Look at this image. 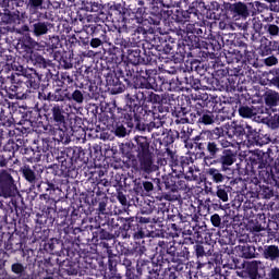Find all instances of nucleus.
Listing matches in <instances>:
<instances>
[{
	"instance_id": "1",
	"label": "nucleus",
	"mask_w": 279,
	"mask_h": 279,
	"mask_svg": "<svg viewBox=\"0 0 279 279\" xmlns=\"http://www.w3.org/2000/svg\"><path fill=\"white\" fill-rule=\"evenodd\" d=\"M209 154L204 151H197L195 154L196 160H203L204 167H209L206 169V178L210 180L213 184H223L230 183V186L239 184L241 179H232V170L230 167L236 162V151L234 150H221L216 144L208 145Z\"/></svg>"
},
{
	"instance_id": "2",
	"label": "nucleus",
	"mask_w": 279,
	"mask_h": 279,
	"mask_svg": "<svg viewBox=\"0 0 279 279\" xmlns=\"http://www.w3.org/2000/svg\"><path fill=\"white\" fill-rule=\"evenodd\" d=\"M44 117L50 123L46 126L49 136H52L58 143H69L70 134L75 136L76 132H84L80 119L75 118L70 121V128L66 126L69 119V109L60 102L44 105Z\"/></svg>"
},
{
	"instance_id": "3",
	"label": "nucleus",
	"mask_w": 279,
	"mask_h": 279,
	"mask_svg": "<svg viewBox=\"0 0 279 279\" xmlns=\"http://www.w3.org/2000/svg\"><path fill=\"white\" fill-rule=\"evenodd\" d=\"M120 149L123 156L131 160L132 169L135 171L147 175L158 171L154 147L147 136L137 135L133 141L122 144Z\"/></svg>"
},
{
	"instance_id": "4",
	"label": "nucleus",
	"mask_w": 279,
	"mask_h": 279,
	"mask_svg": "<svg viewBox=\"0 0 279 279\" xmlns=\"http://www.w3.org/2000/svg\"><path fill=\"white\" fill-rule=\"evenodd\" d=\"M246 171L257 173L259 180L271 186H279V170L274 167V150L267 148L266 151L260 149L251 150L246 155Z\"/></svg>"
},
{
	"instance_id": "5",
	"label": "nucleus",
	"mask_w": 279,
	"mask_h": 279,
	"mask_svg": "<svg viewBox=\"0 0 279 279\" xmlns=\"http://www.w3.org/2000/svg\"><path fill=\"white\" fill-rule=\"evenodd\" d=\"M225 45L226 43L221 35H211L207 40H202L199 36L187 32L183 38L179 39L180 58H175L174 62H182L184 58H193V50L195 49H204L203 53L205 56L216 58Z\"/></svg>"
},
{
	"instance_id": "6",
	"label": "nucleus",
	"mask_w": 279,
	"mask_h": 279,
	"mask_svg": "<svg viewBox=\"0 0 279 279\" xmlns=\"http://www.w3.org/2000/svg\"><path fill=\"white\" fill-rule=\"evenodd\" d=\"M254 70L250 64L233 66L229 76L205 77L207 90H219L220 93H234L239 84H250Z\"/></svg>"
},
{
	"instance_id": "7",
	"label": "nucleus",
	"mask_w": 279,
	"mask_h": 279,
	"mask_svg": "<svg viewBox=\"0 0 279 279\" xmlns=\"http://www.w3.org/2000/svg\"><path fill=\"white\" fill-rule=\"evenodd\" d=\"M141 76L142 80H140L138 86L146 90H161V93H180V90H184L182 68L178 76L172 78H167V76L158 74L156 70H144Z\"/></svg>"
},
{
	"instance_id": "8",
	"label": "nucleus",
	"mask_w": 279,
	"mask_h": 279,
	"mask_svg": "<svg viewBox=\"0 0 279 279\" xmlns=\"http://www.w3.org/2000/svg\"><path fill=\"white\" fill-rule=\"evenodd\" d=\"M166 5L169 16L175 23H195V21H199V16L206 10V3L202 0H195L191 4H189V0H171Z\"/></svg>"
},
{
	"instance_id": "9",
	"label": "nucleus",
	"mask_w": 279,
	"mask_h": 279,
	"mask_svg": "<svg viewBox=\"0 0 279 279\" xmlns=\"http://www.w3.org/2000/svg\"><path fill=\"white\" fill-rule=\"evenodd\" d=\"M226 131L222 126H217L211 131H203L194 137L195 149L210 154L208 150L209 145H216L221 151H234L230 147L233 146L232 142L226 140Z\"/></svg>"
},
{
	"instance_id": "10",
	"label": "nucleus",
	"mask_w": 279,
	"mask_h": 279,
	"mask_svg": "<svg viewBox=\"0 0 279 279\" xmlns=\"http://www.w3.org/2000/svg\"><path fill=\"white\" fill-rule=\"evenodd\" d=\"M69 185V179H53V181H41L37 184V191L39 193L46 192L39 196V202H45L43 213H48V215H53L58 206H60V202L51 198V195L59 191L62 193L64 186Z\"/></svg>"
},
{
	"instance_id": "11",
	"label": "nucleus",
	"mask_w": 279,
	"mask_h": 279,
	"mask_svg": "<svg viewBox=\"0 0 279 279\" xmlns=\"http://www.w3.org/2000/svg\"><path fill=\"white\" fill-rule=\"evenodd\" d=\"M141 101H143V98H141V90L135 92L134 95L128 94L125 96V106L122 108V123L132 125V118L135 119L134 117L138 114L143 116V121H151V119H154L156 112L147 110V107H143Z\"/></svg>"
},
{
	"instance_id": "12",
	"label": "nucleus",
	"mask_w": 279,
	"mask_h": 279,
	"mask_svg": "<svg viewBox=\"0 0 279 279\" xmlns=\"http://www.w3.org/2000/svg\"><path fill=\"white\" fill-rule=\"evenodd\" d=\"M57 160L60 163V170L56 171V175L66 178L71 171L77 169V163L84 160V150L82 147H68L60 153Z\"/></svg>"
},
{
	"instance_id": "13",
	"label": "nucleus",
	"mask_w": 279,
	"mask_h": 279,
	"mask_svg": "<svg viewBox=\"0 0 279 279\" xmlns=\"http://www.w3.org/2000/svg\"><path fill=\"white\" fill-rule=\"evenodd\" d=\"M132 80H134V70H130V66L128 70L117 66L106 75L107 86H111V95H121L125 86H132Z\"/></svg>"
},
{
	"instance_id": "14",
	"label": "nucleus",
	"mask_w": 279,
	"mask_h": 279,
	"mask_svg": "<svg viewBox=\"0 0 279 279\" xmlns=\"http://www.w3.org/2000/svg\"><path fill=\"white\" fill-rule=\"evenodd\" d=\"M145 58H143V51H141V48H130L126 51L125 56V64L124 69L128 71H133V77H136L134 82V88L138 90L141 88V85H138V82L142 80V73L143 71H153L151 69H147V66L144 65Z\"/></svg>"
},
{
	"instance_id": "15",
	"label": "nucleus",
	"mask_w": 279,
	"mask_h": 279,
	"mask_svg": "<svg viewBox=\"0 0 279 279\" xmlns=\"http://www.w3.org/2000/svg\"><path fill=\"white\" fill-rule=\"evenodd\" d=\"M217 121L215 116V106L209 110L204 102H196L187 118H183L180 123H190L192 125H213Z\"/></svg>"
},
{
	"instance_id": "16",
	"label": "nucleus",
	"mask_w": 279,
	"mask_h": 279,
	"mask_svg": "<svg viewBox=\"0 0 279 279\" xmlns=\"http://www.w3.org/2000/svg\"><path fill=\"white\" fill-rule=\"evenodd\" d=\"M186 180H191V177L178 172L163 178L161 184H163L166 191H168L166 199H169V202H178V199L182 197L180 191H187L189 189Z\"/></svg>"
},
{
	"instance_id": "17",
	"label": "nucleus",
	"mask_w": 279,
	"mask_h": 279,
	"mask_svg": "<svg viewBox=\"0 0 279 279\" xmlns=\"http://www.w3.org/2000/svg\"><path fill=\"white\" fill-rule=\"evenodd\" d=\"M80 244H72L65 250L66 259L57 258L59 267L68 274V276H77L80 274Z\"/></svg>"
},
{
	"instance_id": "18",
	"label": "nucleus",
	"mask_w": 279,
	"mask_h": 279,
	"mask_svg": "<svg viewBox=\"0 0 279 279\" xmlns=\"http://www.w3.org/2000/svg\"><path fill=\"white\" fill-rule=\"evenodd\" d=\"M0 208H3L5 210V217H10V215H16L19 217V221L25 222V219L31 217L32 213L29 211V208L25 205L23 202V196L21 194H17L16 196H13L10 198L9 202H0Z\"/></svg>"
},
{
	"instance_id": "19",
	"label": "nucleus",
	"mask_w": 279,
	"mask_h": 279,
	"mask_svg": "<svg viewBox=\"0 0 279 279\" xmlns=\"http://www.w3.org/2000/svg\"><path fill=\"white\" fill-rule=\"evenodd\" d=\"M160 265L154 260L137 258L131 279H158Z\"/></svg>"
},
{
	"instance_id": "20",
	"label": "nucleus",
	"mask_w": 279,
	"mask_h": 279,
	"mask_svg": "<svg viewBox=\"0 0 279 279\" xmlns=\"http://www.w3.org/2000/svg\"><path fill=\"white\" fill-rule=\"evenodd\" d=\"M123 226L120 227L121 239H132L133 241H144L146 239L147 231L145 227L138 222V218L128 217V219H122Z\"/></svg>"
},
{
	"instance_id": "21",
	"label": "nucleus",
	"mask_w": 279,
	"mask_h": 279,
	"mask_svg": "<svg viewBox=\"0 0 279 279\" xmlns=\"http://www.w3.org/2000/svg\"><path fill=\"white\" fill-rule=\"evenodd\" d=\"M167 156L170 158V167L172 169V173H179V175H186V173H193V162H195V159H193V156L191 154L181 156L178 158L175 156V153L171 150V148H166Z\"/></svg>"
},
{
	"instance_id": "22",
	"label": "nucleus",
	"mask_w": 279,
	"mask_h": 279,
	"mask_svg": "<svg viewBox=\"0 0 279 279\" xmlns=\"http://www.w3.org/2000/svg\"><path fill=\"white\" fill-rule=\"evenodd\" d=\"M233 206L238 208L239 215L248 222L250 227L254 223L258 211L265 208V204L258 203V201H234Z\"/></svg>"
},
{
	"instance_id": "23",
	"label": "nucleus",
	"mask_w": 279,
	"mask_h": 279,
	"mask_svg": "<svg viewBox=\"0 0 279 279\" xmlns=\"http://www.w3.org/2000/svg\"><path fill=\"white\" fill-rule=\"evenodd\" d=\"M21 195L19 187H16V181L9 170H0V197H4L2 202H10L12 197Z\"/></svg>"
},
{
	"instance_id": "24",
	"label": "nucleus",
	"mask_w": 279,
	"mask_h": 279,
	"mask_svg": "<svg viewBox=\"0 0 279 279\" xmlns=\"http://www.w3.org/2000/svg\"><path fill=\"white\" fill-rule=\"evenodd\" d=\"M168 3L165 0H154L153 7L149 13H143L142 19L147 21L149 25H160L162 19L169 17V9H167Z\"/></svg>"
},
{
	"instance_id": "25",
	"label": "nucleus",
	"mask_w": 279,
	"mask_h": 279,
	"mask_svg": "<svg viewBox=\"0 0 279 279\" xmlns=\"http://www.w3.org/2000/svg\"><path fill=\"white\" fill-rule=\"evenodd\" d=\"M119 34H131V43L133 47H141V45H147V31L143 26H132L130 23H125L118 28Z\"/></svg>"
},
{
	"instance_id": "26",
	"label": "nucleus",
	"mask_w": 279,
	"mask_h": 279,
	"mask_svg": "<svg viewBox=\"0 0 279 279\" xmlns=\"http://www.w3.org/2000/svg\"><path fill=\"white\" fill-rule=\"evenodd\" d=\"M189 216H184L178 210V208L172 209L166 215V220L170 222L168 225V230H170V236L177 239L182 234V226L186 223Z\"/></svg>"
},
{
	"instance_id": "27",
	"label": "nucleus",
	"mask_w": 279,
	"mask_h": 279,
	"mask_svg": "<svg viewBox=\"0 0 279 279\" xmlns=\"http://www.w3.org/2000/svg\"><path fill=\"white\" fill-rule=\"evenodd\" d=\"M225 10L228 16H231L233 21H241L250 19L252 16V10L250 9V3L238 1L234 3L226 2Z\"/></svg>"
},
{
	"instance_id": "28",
	"label": "nucleus",
	"mask_w": 279,
	"mask_h": 279,
	"mask_svg": "<svg viewBox=\"0 0 279 279\" xmlns=\"http://www.w3.org/2000/svg\"><path fill=\"white\" fill-rule=\"evenodd\" d=\"M44 19H49V16H28V23H32V35L35 38H43V36H47V34L53 29L51 22L45 21Z\"/></svg>"
},
{
	"instance_id": "29",
	"label": "nucleus",
	"mask_w": 279,
	"mask_h": 279,
	"mask_svg": "<svg viewBox=\"0 0 279 279\" xmlns=\"http://www.w3.org/2000/svg\"><path fill=\"white\" fill-rule=\"evenodd\" d=\"M108 195L96 194L92 197L88 210L85 211L86 217L88 215H95V219H99L110 210L108 209Z\"/></svg>"
},
{
	"instance_id": "30",
	"label": "nucleus",
	"mask_w": 279,
	"mask_h": 279,
	"mask_svg": "<svg viewBox=\"0 0 279 279\" xmlns=\"http://www.w3.org/2000/svg\"><path fill=\"white\" fill-rule=\"evenodd\" d=\"M243 38L246 43H258L260 40V32H263V22L256 17L246 22L242 26Z\"/></svg>"
},
{
	"instance_id": "31",
	"label": "nucleus",
	"mask_w": 279,
	"mask_h": 279,
	"mask_svg": "<svg viewBox=\"0 0 279 279\" xmlns=\"http://www.w3.org/2000/svg\"><path fill=\"white\" fill-rule=\"evenodd\" d=\"M72 206L68 202H61V205L57 207L52 214V222L54 228L60 232L69 225V217L71 215Z\"/></svg>"
},
{
	"instance_id": "32",
	"label": "nucleus",
	"mask_w": 279,
	"mask_h": 279,
	"mask_svg": "<svg viewBox=\"0 0 279 279\" xmlns=\"http://www.w3.org/2000/svg\"><path fill=\"white\" fill-rule=\"evenodd\" d=\"M156 250L159 254L158 260H161V263H168V265H171V263L175 264V254L178 250L175 242L159 240Z\"/></svg>"
},
{
	"instance_id": "33",
	"label": "nucleus",
	"mask_w": 279,
	"mask_h": 279,
	"mask_svg": "<svg viewBox=\"0 0 279 279\" xmlns=\"http://www.w3.org/2000/svg\"><path fill=\"white\" fill-rule=\"evenodd\" d=\"M124 125L130 128V130L135 128L137 132H142L145 134L146 132H154V130H159V128H162V125H165V122H162L161 120L156 121V119H154V121L145 123L143 122V113H140L132 118V125H130L129 123H124Z\"/></svg>"
},
{
	"instance_id": "34",
	"label": "nucleus",
	"mask_w": 279,
	"mask_h": 279,
	"mask_svg": "<svg viewBox=\"0 0 279 279\" xmlns=\"http://www.w3.org/2000/svg\"><path fill=\"white\" fill-rule=\"evenodd\" d=\"M142 47L144 49V66H147V64H158V62L167 60V57L162 56V52L158 49V45L146 41V44H142Z\"/></svg>"
},
{
	"instance_id": "35",
	"label": "nucleus",
	"mask_w": 279,
	"mask_h": 279,
	"mask_svg": "<svg viewBox=\"0 0 279 279\" xmlns=\"http://www.w3.org/2000/svg\"><path fill=\"white\" fill-rule=\"evenodd\" d=\"M157 131L153 132L151 137L159 143V145H163L166 149H169L170 145L175 143V138H178V131L177 130H169L165 126H160L156 129ZM167 154V150H166Z\"/></svg>"
},
{
	"instance_id": "36",
	"label": "nucleus",
	"mask_w": 279,
	"mask_h": 279,
	"mask_svg": "<svg viewBox=\"0 0 279 279\" xmlns=\"http://www.w3.org/2000/svg\"><path fill=\"white\" fill-rule=\"evenodd\" d=\"M123 219H128V217L126 218L120 217L110 211H107L106 214H104V216L96 218V221H97L98 226H100L102 228H107V229L111 230L112 232H114V231L119 232V228H121V226H123Z\"/></svg>"
},
{
	"instance_id": "37",
	"label": "nucleus",
	"mask_w": 279,
	"mask_h": 279,
	"mask_svg": "<svg viewBox=\"0 0 279 279\" xmlns=\"http://www.w3.org/2000/svg\"><path fill=\"white\" fill-rule=\"evenodd\" d=\"M93 247L90 245H78V265L84 271L86 269H97V259L93 258Z\"/></svg>"
},
{
	"instance_id": "38",
	"label": "nucleus",
	"mask_w": 279,
	"mask_h": 279,
	"mask_svg": "<svg viewBox=\"0 0 279 279\" xmlns=\"http://www.w3.org/2000/svg\"><path fill=\"white\" fill-rule=\"evenodd\" d=\"M15 70L26 78L24 84L27 88H33V90H38L40 88V82H43V75L38 74L35 69H24L23 65H15Z\"/></svg>"
},
{
	"instance_id": "39",
	"label": "nucleus",
	"mask_w": 279,
	"mask_h": 279,
	"mask_svg": "<svg viewBox=\"0 0 279 279\" xmlns=\"http://www.w3.org/2000/svg\"><path fill=\"white\" fill-rule=\"evenodd\" d=\"M169 206L171 203L168 201H153V221L155 223H162L167 221V215H169Z\"/></svg>"
},
{
	"instance_id": "40",
	"label": "nucleus",
	"mask_w": 279,
	"mask_h": 279,
	"mask_svg": "<svg viewBox=\"0 0 279 279\" xmlns=\"http://www.w3.org/2000/svg\"><path fill=\"white\" fill-rule=\"evenodd\" d=\"M246 138L248 143L252 145H257L258 147H263V145H269L271 141V136L265 132V130L259 129L256 131L254 128H248V132H246Z\"/></svg>"
},
{
	"instance_id": "41",
	"label": "nucleus",
	"mask_w": 279,
	"mask_h": 279,
	"mask_svg": "<svg viewBox=\"0 0 279 279\" xmlns=\"http://www.w3.org/2000/svg\"><path fill=\"white\" fill-rule=\"evenodd\" d=\"M158 49L161 51L163 58L165 56H172L173 60L180 58V40L171 36H167L165 39V45H157Z\"/></svg>"
},
{
	"instance_id": "42",
	"label": "nucleus",
	"mask_w": 279,
	"mask_h": 279,
	"mask_svg": "<svg viewBox=\"0 0 279 279\" xmlns=\"http://www.w3.org/2000/svg\"><path fill=\"white\" fill-rule=\"evenodd\" d=\"M11 84L9 87L3 88L9 93V98L14 99L15 95L21 93V87L23 86V80L21 78V74L11 72V74L5 75V85Z\"/></svg>"
},
{
	"instance_id": "43",
	"label": "nucleus",
	"mask_w": 279,
	"mask_h": 279,
	"mask_svg": "<svg viewBox=\"0 0 279 279\" xmlns=\"http://www.w3.org/2000/svg\"><path fill=\"white\" fill-rule=\"evenodd\" d=\"M81 80H84V74L77 71L72 73L62 72L60 75L57 76V86H59V88H64V86H77V83Z\"/></svg>"
},
{
	"instance_id": "44",
	"label": "nucleus",
	"mask_w": 279,
	"mask_h": 279,
	"mask_svg": "<svg viewBox=\"0 0 279 279\" xmlns=\"http://www.w3.org/2000/svg\"><path fill=\"white\" fill-rule=\"evenodd\" d=\"M51 2H45V0H28L26 5L29 16H47Z\"/></svg>"
},
{
	"instance_id": "45",
	"label": "nucleus",
	"mask_w": 279,
	"mask_h": 279,
	"mask_svg": "<svg viewBox=\"0 0 279 279\" xmlns=\"http://www.w3.org/2000/svg\"><path fill=\"white\" fill-rule=\"evenodd\" d=\"M8 236V240L4 241V250L5 252H10V254H16V252H25L23 250V245L27 243L22 238H19V235H15L14 233L8 232L5 234Z\"/></svg>"
},
{
	"instance_id": "46",
	"label": "nucleus",
	"mask_w": 279,
	"mask_h": 279,
	"mask_svg": "<svg viewBox=\"0 0 279 279\" xmlns=\"http://www.w3.org/2000/svg\"><path fill=\"white\" fill-rule=\"evenodd\" d=\"M1 130L4 131L3 129H1ZM4 132H7V136L2 140L0 147H1V145H3L2 151H5V154H8V156H11V158H14L15 154L17 151H21V147L23 145V140L14 141L13 138H9L5 142V138H8V136H10V130H5Z\"/></svg>"
},
{
	"instance_id": "47",
	"label": "nucleus",
	"mask_w": 279,
	"mask_h": 279,
	"mask_svg": "<svg viewBox=\"0 0 279 279\" xmlns=\"http://www.w3.org/2000/svg\"><path fill=\"white\" fill-rule=\"evenodd\" d=\"M96 241H100V245H104L106 241H112V239H121V228L119 231H112L106 227L99 226V228L93 233Z\"/></svg>"
},
{
	"instance_id": "48",
	"label": "nucleus",
	"mask_w": 279,
	"mask_h": 279,
	"mask_svg": "<svg viewBox=\"0 0 279 279\" xmlns=\"http://www.w3.org/2000/svg\"><path fill=\"white\" fill-rule=\"evenodd\" d=\"M250 128L252 126L245 122H232L226 134L229 138H234V136H236V138H243L244 136L247 137Z\"/></svg>"
},
{
	"instance_id": "49",
	"label": "nucleus",
	"mask_w": 279,
	"mask_h": 279,
	"mask_svg": "<svg viewBox=\"0 0 279 279\" xmlns=\"http://www.w3.org/2000/svg\"><path fill=\"white\" fill-rule=\"evenodd\" d=\"M248 193L252 197H259V199H271L274 197V187L268 185H260L258 183H252Z\"/></svg>"
},
{
	"instance_id": "50",
	"label": "nucleus",
	"mask_w": 279,
	"mask_h": 279,
	"mask_svg": "<svg viewBox=\"0 0 279 279\" xmlns=\"http://www.w3.org/2000/svg\"><path fill=\"white\" fill-rule=\"evenodd\" d=\"M109 19H111L113 23H121L120 27H122V25H125V23H130L128 21V12L125 8H123L121 4H113L112 7H110Z\"/></svg>"
},
{
	"instance_id": "51",
	"label": "nucleus",
	"mask_w": 279,
	"mask_h": 279,
	"mask_svg": "<svg viewBox=\"0 0 279 279\" xmlns=\"http://www.w3.org/2000/svg\"><path fill=\"white\" fill-rule=\"evenodd\" d=\"M141 99H143L144 101H147L148 104H153L155 106H157V110L158 112L162 113V112H169V109L162 107V96L158 95L154 92H141Z\"/></svg>"
},
{
	"instance_id": "52",
	"label": "nucleus",
	"mask_w": 279,
	"mask_h": 279,
	"mask_svg": "<svg viewBox=\"0 0 279 279\" xmlns=\"http://www.w3.org/2000/svg\"><path fill=\"white\" fill-rule=\"evenodd\" d=\"M21 49L23 50V58H27V56H32V53H36L34 49L37 48L38 41L32 37L29 34H25L20 38Z\"/></svg>"
},
{
	"instance_id": "53",
	"label": "nucleus",
	"mask_w": 279,
	"mask_h": 279,
	"mask_svg": "<svg viewBox=\"0 0 279 279\" xmlns=\"http://www.w3.org/2000/svg\"><path fill=\"white\" fill-rule=\"evenodd\" d=\"M108 59L117 66H123L125 69V51L123 48H119L117 46H112L107 51Z\"/></svg>"
},
{
	"instance_id": "54",
	"label": "nucleus",
	"mask_w": 279,
	"mask_h": 279,
	"mask_svg": "<svg viewBox=\"0 0 279 279\" xmlns=\"http://www.w3.org/2000/svg\"><path fill=\"white\" fill-rule=\"evenodd\" d=\"M258 252H260L265 260H269L270 263L279 262V244H266L259 247Z\"/></svg>"
},
{
	"instance_id": "55",
	"label": "nucleus",
	"mask_w": 279,
	"mask_h": 279,
	"mask_svg": "<svg viewBox=\"0 0 279 279\" xmlns=\"http://www.w3.org/2000/svg\"><path fill=\"white\" fill-rule=\"evenodd\" d=\"M53 60L59 63L61 69H73V52L71 51H54Z\"/></svg>"
},
{
	"instance_id": "56",
	"label": "nucleus",
	"mask_w": 279,
	"mask_h": 279,
	"mask_svg": "<svg viewBox=\"0 0 279 279\" xmlns=\"http://www.w3.org/2000/svg\"><path fill=\"white\" fill-rule=\"evenodd\" d=\"M20 173L28 184H32V186L40 184L38 183V171H36V166L25 163L20 168Z\"/></svg>"
},
{
	"instance_id": "57",
	"label": "nucleus",
	"mask_w": 279,
	"mask_h": 279,
	"mask_svg": "<svg viewBox=\"0 0 279 279\" xmlns=\"http://www.w3.org/2000/svg\"><path fill=\"white\" fill-rule=\"evenodd\" d=\"M133 182H134L133 191L137 195H141V197H143V195H149V193L154 191V183L151 181H147L138 178V179H135Z\"/></svg>"
},
{
	"instance_id": "58",
	"label": "nucleus",
	"mask_w": 279,
	"mask_h": 279,
	"mask_svg": "<svg viewBox=\"0 0 279 279\" xmlns=\"http://www.w3.org/2000/svg\"><path fill=\"white\" fill-rule=\"evenodd\" d=\"M19 116H14V111H10V108H3V105L0 104V125L3 128H12L15 125Z\"/></svg>"
},
{
	"instance_id": "59",
	"label": "nucleus",
	"mask_w": 279,
	"mask_h": 279,
	"mask_svg": "<svg viewBox=\"0 0 279 279\" xmlns=\"http://www.w3.org/2000/svg\"><path fill=\"white\" fill-rule=\"evenodd\" d=\"M24 60L27 64L36 66V69H47V66H51V61L45 59V57L38 52H33L32 54L24 57Z\"/></svg>"
},
{
	"instance_id": "60",
	"label": "nucleus",
	"mask_w": 279,
	"mask_h": 279,
	"mask_svg": "<svg viewBox=\"0 0 279 279\" xmlns=\"http://www.w3.org/2000/svg\"><path fill=\"white\" fill-rule=\"evenodd\" d=\"M226 60L228 64H232L230 71L232 72L233 66H243V64H247L245 60H243V50L233 49L232 51H228L226 53Z\"/></svg>"
},
{
	"instance_id": "61",
	"label": "nucleus",
	"mask_w": 279,
	"mask_h": 279,
	"mask_svg": "<svg viewBox=\"0 0 279 279\" xmlns=\"http://www.w3.org/2000/svg\"><path fill=\"white\" fill-rule=\"evenodd\" d=\"M265 106L269 108L270 112L278 110L279 93L274 89H268L263 95Z\"/></svg>"
},
{
	"instance_id": "62",
	"label": "nucleus",
	"mask_w": 279,
	"mask_h": 279,
	"mask_svg": "<svg viewBox=\"0 0 279 279\" xmlns=\"http://www.w3.org/2000/svg\"><path fill=\"white\" fill-rule=\"evenodd\" d=\"M182 71L184 73H197V75H205L207 68L204 65V62L199 60H192V61H186L184 66L182 68Z\"/></svg>"
},
{
	"instance_id": "63",
	"label": "nucleus",
	"mask_w": 279,
	"mask_h": 279,
	"mask_svg": "<svg viewBox=\"0 0 279 279\" xmlns=\"http://www.w3.org/2000/svg\"><path fill=\"white\" fill-rule=\"evenodd\" d=\"M45 250L56 256H62L64 252H66L64 243L58 239H50L48 243L45 244Z\"/></svg>"
},
{
	"instance_id": "64",
	"label": "nucleus",
	"mask_w": 279,
	"mask_h": 279,
	"mask_svg": "<svg viewBox=\"0 0 279 279\" xmlns=\"http://www.w3.org/2000/svg\"><path fill=\"white\" fill-rule=\"evenodd\" d=\"M70 101L72 104H76L77 106H82L84 101H86V92L82 88V86L76 85L75 88L70 86Z\"/></svg>"
}]
</instances>
